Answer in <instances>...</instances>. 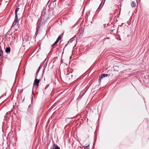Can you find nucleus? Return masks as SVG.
I'll return each mask as SVG.
<instances>
[{"label":"nucleus","instance_id":"1","mask_svg":"<svg viewBox=\"0 0 149 149\" xmlns=\"http://www.w3.org/2000/svg\"><path fill=\"white\" fill-rule=\"evenodd\" d=\"M8 115V112H7L4 116L5 118L4 119V121L3 122V125H6L7 126V127H8V121L9 118L7 116Z\"/></svg>","mask_w":149,"mask_h":149},{"label":"nucleus","instance_id":"2","mask_svg":"<svg viewBox=\"0 0 149 149\" xmlns=\"http://www.w3.org/2000/svg\"><path fill=\"white\" fill-rule=\"evenodd\" d=\"M40 80L39 79H37V77H36V78L35 79L34 82V86L35 88H36V89H37L38 88V87L39 86V84L40 82Z\"/></svg>","mask_w":149,"mask_h":149},{"label":"nucleus","instance_id":"3","mask_svg":"<svg viewBox=\"0 0 149 149\" xmlns=\"http://www.w3.org/2000/svg\"><path fill=\"white\" fill-rule=\"evenodd\" d=\"M130 69L128 70H125L123 71H121L120 72V74L124 76V75H130V74L129 73V71H130Z\"/></svg>","mask_w":149,"mask_h":149},{"label":"nucleus","instance_id":"4","mask_svg":"<svg viewBox=\"0 0 149 149\" xmlns=\"http://www.w3.org/2000/svg\"><path fill=\"white\" fill-rule=\"evenodd\" d=\"M62 34L60 35V36H59L58 38H57L56 40V41L52 45V47H53L54 46H55V45L59 41L61 38L62 37H61L62 36Z\"/></svg>","mask_w":149,"mask_h":149},{"label":"nucleus","instance_id":"5","mask_svg":"<svg viewBox=\"0 0 149 149\" xmlns=\"http://www.w3.org/2000/svg\"><path fill=\"white\" fill-rule=\"evenodd\" d=\"M72 75L71 73L67 74L65 76V79L66 80L68 81L70 80V78L72 77Z\"/></svg>","mask_w":149,"mask_h":149},{"label":"nucleus","instance_id":"6","mask_svg":"<svg viewBox=\"0 0 149 149\" xmlns=\"http://www.w3.org/2000/svg\"><path fill=\"white\" fill-rule=\"evenodd\" d=\"M104 3H103L102 2L101 3L96 11L97 12H99L100 11V9H101L102 7H103Z\"/></svg>","mask_w":149,"mask_h":149},{"label":"nucleus","instance_id":"7","mask_svg":"<svg viewBox=\"0 0 149 149\" xmlns=\"http://www.w3.org/2000/svg\"><path fill=\"white\" fill-rule=\"evenodd\" d=\"M108 75V74H102L101 75V77H100V78H99L98 79V81H99L100 82L101 81V79L103 78V77H107Z\"/></svg>","mask_w":149,"mask_h":149},{"label":"nucleus","instance_id":"8","mask_svg":"<svg viewBox=\"0 0 149 149\" xmlns=\"http://www.w3.org/2000/svg\"><path fill=\"white\" fill-rule=\"evenodd\" d=\"M44 61L43 63H42L41 64L39 67L38 68V70L36 72V77H37L38 73V72H39V71L40 70V69L41 68L42 66V65H43V63H44Z\"/></svg>","mask_w":149,"mask_h":149},{"label":"nucleus","instance_id":"9","mask_svg":"<svg viewBox=\"0 0 149 149\" xmlns=\"http://www.w3.org/2000/svg\"><path fill=\"white\" fill-rule=\"evenodd\" d=\"M51 149H60V148L57 145L54 144L53 145V146Z\"/></svg>","mask_w":149,"mask_h":149},{"label":"nucleus","instance_id":"10","mask_svg":"<svg viewBox=\"0 0 149 149\" xmlns=\"http://www.w3.org/2000/svg\"><path fill=\"white\" fill-rule=\"evenodd\" d=\"M5 52L7 54H9V46H8L6 48Z\"/></svg>","mask_w":149,"mask_h":149},{"label":"nucleus","instance_id":"11","mask_svg":"<svg viewBox=\"0 0 149 149\" xmlns=\"http://www.w3.org/2000/svg\"><path fill=\"white\" fill-rule=\"evenodd\" d=\"M136 5V3L134 1H133L131 3V6L132 7H135V6Z\"/></svg>","mask_w":149,"mask_h":149},{"label":"nucleus","instance_id":"12","mask_svg":"<svg viewBox=\"0 0 149 149\" xmlns=\"http://www.w3.org/2000/svg\"><path fill=\"white\" fill-rule=\"evenodd\" d=\"M19 8H16L15 10V15H17V12L19 10Z\"/></svg>","mask_w":149,"mask_h":149},{"label":"nucleus","instance_id":"13","mask_svg":"<svg viewBox=\"0 0 149 149\" xmlns=\"http://www.w3.org/2000/svg\"><path fill=\"white\" fill-rule=\"evenodd\" d=\"M15 19L14 20V22H15L17 23L18 22V17L17 15H15Z\"/></svg>","mask_w":149,"mask_h":149},{"label":"nucleus","instance_id":"14","mask_svg":"<svg viewBox=\"0 0 149 149\" xmlns=\"http://www.w3.org/2000/svg\"><path fill=\"white\" fill-rule=\"evenodd\" d=\"M47 65V63H46L45 64V65L43 66V74L44 71Z\"/></svg>","mask_w":149,"mask_h":149},{"label":"nucleus","instance_id":"15","mask_svg":"<svg viewBox=\"0 0 149 149\" xmlns=\"http://www.w3.org/2000/svg\"><path fill=\"white\" fill-rule=\"evenodd\" d=\"M0 53L2 54V55H3V52L1 47H0Z\"/></svg>","mask_w":149,"mask_h":149},{"label":"nucleus","instance_id":"16","mask_svg":"<svg viewBox=\"0 0 149 149\" xmlns=\"http://www.w3.org/2000/svg\"><path fill=\"white\" fill-rule=\"evenodd\" d=\"M16 22L14 21L13 24L12 26H11V27H12L13 26H15V25H16Z\"/></svg>","mask_w":149,"mask_h":149},{"label":"nucleus","instance_id":"17","mask_svg":"<svg viewBox=\"0 0 149 149\" xmlns=\"http://www.w3.org/2000/svg\"><path fill=\"white\" fill-rule=\"evenodd\" d=\"M73 40V38H71L69 42H72V41Z\"/></svg>","mask_w":149,"mask_h":149},{"label":"nucleus","instance_id":"18","mask_svg":"<svg viewBox=\"0 0 149 149\" xmlns=\"http://www.w3.org/2000/svg\"><path fill=\"white\" fill-rule=\"evenodd\" d=\"M73 40V38H71L69 42H72V41Z\"/></svg>","mask_w":149,"mask_h":149},{"label":"nucleus","instance_id":"19","mask_svg":"<svg viewBox=\"0 0 149 149\" xmlns=\"http://www.w3.org/2000/svg\"><path fill=\"white\" fill-rule=\"evenodd\" d=\"M38 31H36V33H35V35H37V34H38Z\"/></svg>","mask_w":149,"mask_h":149},{"label":"nucleus","instance_id":"20","mask_svg":"<svg viewBox=\"0 0 149 149\" xmlns=\"http://www.w3.org/2000/svg\"><path fill=\"white\" fill-rule=\"evenodd\" d=\"M7 33L8 34H9V30L8 31V32Z\"/></svg>","mask_w":149,"mask_h":149},{"label":"nucleus","instance_id":"21","mask_svg":"<svg viewBox=\"0 0 149 149\" xmlns=\"http://www.w3.org/2000/svg\"><path fill=\"white\" fill-rule=\"evenodd\" d=\"M38 28H39V26H38V28L37 29V30H36V31H38L39 30Z\"/></svg>","mask_w":149,"mask_h":149},{"label":"nucleus","instance_id":"22","mask_svg":"<svg viewBox=\"0 0 149 149\" xmlns=\"http://www.w3.org/2000/svg\"><path fill=\"white\" fill-rule=\"evenodd\" d=\"M57 0H53V2H55Z\"/></svg>","mask_w":149,"mask_h":149},{"label":"nucleus","instance_id":"23","mask_svg":"<svg viewBox=\"0 0 149 149\" xmlns=\"http://www.w3.org/2000/svg\"><path fill=\"white\" fill-rule=\"evenodd\" d=\"M8 147L9 148V145H8Z\"/></svg>","mask_w":149,"mask_h":149},{"label":"nucleus","instance_id":"24","mask_svg":"<svg viewBox=\"0 0 149 149\" xmlns=\"http://www.w3.org/2000/svg\"><path fill=\"white\" fill-rule=\"evenodd\" d=\"M2 55V54L0 53V56Z\"/></svg>","mask_w":149,"mask_h":149},{"label":"nucleus","instance_id":"25","mask_svg":"<svg viewBox=\"0 0 149 149\" xmlns=\"http://www.w3.org/2000/svg\"><path fill=\"white\" fill-rule=\"evenodd\" d=\"M9 133H8V135H9Z\"/></svg>","mask_w":149,"mask_h":149},{"label":"nucleus","instance_id":"26","mask_svg":"<svg viewBox=\"0 0 149 149\" xmlns=\"http://www.w3.org/2000/svg\"><path fill=\"white\" fill-rule=\"evenodd\" d=\"M34 87H33V89H34Z\"/></svg>","mask_w":149,"mask_h":149}]
</instances>
